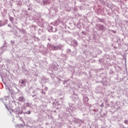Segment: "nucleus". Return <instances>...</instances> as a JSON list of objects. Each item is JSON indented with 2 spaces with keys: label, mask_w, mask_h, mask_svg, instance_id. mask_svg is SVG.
Masks as SVG:
<instances>
[{
  "label": "nucleus",
  "mask_w": 128,
  "mask_h": 128,
  "mask_svg": "<svg viewBox=\"0 0 128 128\" xmlns=\"http://www.w3.org/2000/svg\"><path fill=\"white\" fill-rule=\"evenodd\" d=\"M72 46H77L78 42H76V41L74 40V41H72Z\"/></svg>",
  "instance_id": "1"
},
{
  "label": "nucleus",
  "mask_w": 128,
  "mask_h": 128,
  "mask_svg": "<svg viewBox=\"0 0 128 128\" xmlns=\"http://www.w3.org/2000/svg\"><path fill=\"white\" fill-rule=\"evenodd\" d=\"M26 80H22V81H21L22 84H26Z\"/></svg>",
  "instance_id": "2"
},
{
  "label": "nucleus",
  "mask_w": 128,
  "mask_h": 128,
  "mask_svg": "<svg viewBox=\"0 0 128 128\" xmlns=\"http://www.w3.org/2000/svg\"><path fill=\"white\" fill-rule=\"evenodd\" d=\"M124 122H125V124H128V121L126 120L124 121Z\"/></svg>",
  "instance_id": "3"
},
{
  "label": "nucleus",
  "mask_w": 128,
  "mask_h": 128,
  "mask_svg": "<svg viewBox=\"0 0 128 128\" xmlns=\"http://www.w3.org/2000/svg\"><path fill=\"white\" fill-rule=\"evenodd\" d=\"M100 106H104V103H102L101 105Z\"/></svg>",
  "instance_id": "4"
},
{
  "label": "nucleus",
  "mask_w": 128,
  "mask_h": 128,
  "mask_svg": "<svg viewBox=\"0 0 128 128\" xmlns=\"http://www.w3.org/2000/svg\"><path fill=\"white\" fill-rule=\"evenodd\" d=\"M10 20H14V18H10Z\"/></svg>",
  "instance_id": "5"
},
{
  "label": "nucleus",
  "mask_w": 128,
  "mask_h": 128,
  "mask_svg": "<svg viewBox=\"0 0 128 128\" xmlns=\"http://www.w3.org/2000/svg\"><path fill=\"white\" fill-rule=\"evenodd\" d=\"M0 26H2V22L0 21Z\"/></svg>",
  "instance_id": "6"
},
{
  "label": "nucleus",
  "mask_w": 128,
  "mask_h": 128,
  "mask_svg": "<svg viewBox=\"0 0 128 128\" xmlns=\"http://www.w3.org/2000/svg\"><path fill=\"white\" fill-rule=\"evenodd\" d=\"M28 114H30V111H28Z\"/></svg>",
  "instance_id": "7"
},
{
  "label": "nucleus",
  "mask_w": 128,
  "mask_h": 128,
  "mask_svg": "<svg viewBox=\"0 0 128 128\" xmlns=\"http://www.w3.org/2000/svg\"><path fill=\"white\" fill-rule=\"evenodd\" d=\"M87 100H88V98H87Z\"/></svg>",
  "instance_id": "8"
},
{
  "label": "nucleus",
  "mask_w": 128,
  "mask_h": 128,
  "mask_svg": "<svg viewBox=\"0 0 128 128\" xmlns=\"http://www.w3.org/2000/svg\"><path fill=\"white\" fill-rule=\"evenodd\" d=\"M21 98H20V99H21Z\"/></svg>",
  "instance_id": "9"
},
{
  "label": "nucleus",
  "mask_w": 128,
  "mask_h": 128,
  "mask_svg": "<svg viewBox=\"0 0 128 128\" xmlns=\"http://www.w3.org/2000/svg\"><path fill=\"white\" fill-rule=\"evenodd\" d=\"M21 98H20V99H21Z\"/></svg>",
  "instance_id": "10"
}]
</instances>
